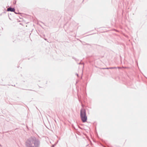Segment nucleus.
Instances as JSON below:
<instances>
[{"mask_svg":"<svg viewBox=\"0 0 147 147\" xmlns=\"http://www.w3.org/2000/svg\"><path fill=\"white\" fill-rule=\"evenodd\" d=\"M109 69H114V68H115V67H109Z\"/></svg>","mask_w":147,"mask_h":147,"instance_id":"5","label":"nucleus"},{"mask_svg":"<svg viewBox=\"0 0 147 147\" xmlns=\"http://www.w3.org/2000/svg\"><path fill=\"white\" fill-rule=\"evenodd\" d=\"M80 117L82 121L84 123L86 121L87 117L85 109L82 108L80 111Z\"/></svg>","mask_w":147,"mask_h":147,"instance_id":"2","label":"nucleus"},{"mask_svg":"<svg viewBox=\"0 0 147 147\" xmlns=\"http://www.w3.org/2000/svg\"><path fill=\"white\" fill-rule=\"evenodd\" d=\"M26 147H40V142L39 140L34 137H31L25 142Z\"/></svg>","mask_w":147,"mask_h":147,"instance_id":"1","label":"nucleus"},{"mask_svg":"<svg viewBox=\"0 0 147 147\" xmlns=\"http://www.w3.org/2000/svg\"><path fill=\"white\" fill-rule=\"evenodd\" d=\"M109 68H102V69H109Z\"/></svg>","mask_w":147,"mask_h":147,"instance_id":"4","label":"nucleus"},{"mask_svg":"<svg viewBox=\"0 0 147 147\" xmlns=\"http://www.w3.org/2000/svg\"><path fill=\"white\" fill-rule=\"evenodd\" d=\"M7 11L14 12L15 13H16V12H15V9L14 8H11V7H9L7 9Z\"/></svg>","mask_w":147,"mask_h":147,"instance_id":"3","label":"nucleus"},{"mask_svg":"<svg viewBox=\"0 0 147 147\" xmlns=\"http://www.w3.org/2000/svg\"><path fill=\"white\" fill-rule=\"evenodd\" d=\"M76 75H77V76H78V74H76Z\"/></svg>","mask_w":147,"mask_h":147,"instance_id":"6","label":"nucleus"}]
</instances>
